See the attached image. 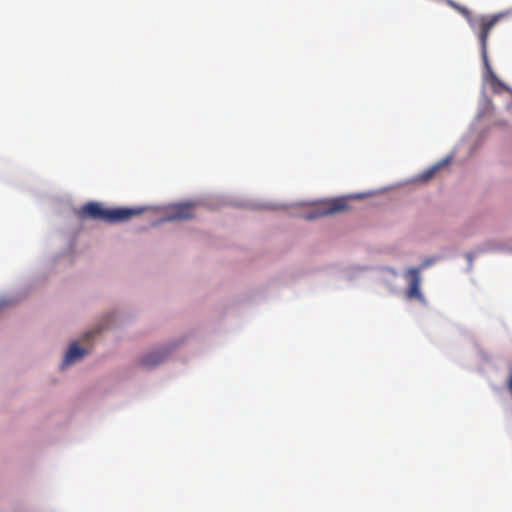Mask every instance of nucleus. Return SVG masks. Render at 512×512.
Wrapping results in <instances>:
<instances>
[{"label":"nucleus","instance_id":"nucleus-1","mask_svg":"<svg viewBox=\"0 0 512 512\" xmlns=\"http://www.w3.org/2000/svg\"><path fill=\"white\" fill-rule=\"evenodd\" d=\"M145 208H116L107 209L98 202H89L81 207L78 214L82 219H92L106 223L125 222L134 216L140 215Z\"/></svg>","mask_w":512,"mask_h":512},{"label":"nucleus","instance_id":"nucleus-8","mask_svg":"<svg viewBox=\"0 0 512 512\" xmlns=\"http://www.w3.org/2000/svg\"><path fill=\"white\" fill-rule=\"evenodd\" d=\"M449 160L448 159H445L443 160L442 162L432 166L431 168H429L428 170H426L423 175H422V178L427 181L429 179H431L435 173L437 171H439L441 169V167H443L444 165L448 164Z\"/></svg>","mask_w":512,"mask_h":512},{"label":"nucleus","instance_id":"nucleus-6","mask_svg":"<svg viewBox=\"0 0 512 512\" xmlns=\"http://www.w3.org/2000/svg\"><path fill=\"white\" fill-rule=\"evenodd\" d=\"M166 357L167 353L165 350L153 351L144 355L140 363L143 367L150 369L164 362Z\"/></svg>","mask_w":512,"mask_h":512},{"label":"nucleus","instance_id":"nucleus-2","mask_svg":"<svg viewBox=\"0 0 512 512\" xmlns=\"http://www.w3.org/2000/svg\"><path fill=\"white\" fill-rule=\"evenodd\" d=\"M449 4L459 11L469 22L471 28L477 32L478 39L481 45V56L484 62V65L490 69L488 55H487V44H488V36L491 29L497 24L500 19L499 15H491V16H480L478 18H472L470 11L455 2L449 1Z\"/></svg>","mask_w":512,"mask_h":512},{"label":"nucleus","instance_id":"nucleus-10","mask_svg":"<svg viewBox=\"0 0 512 512\" xmlns=\"http://www.w3.org/2000/svg\"><path fill=\"white\" fill-rule=\"evenodd\" d=\"M93 333H94L93 331L87 332L85 334V338H89L91 336V334H93Z\"/></svg>","mask_w":512,"mask_h":512},{"label":"nucleus","instance_id":"nucleus-3","mask_svg":"<svg viewBox=\"0 0 512 512\" xmlns=\"http://www.w3.org/2000/svg\"><path fill=\"white\" fill-rule=\"evenodd\" d=\"M433 263V260L427 259L423 262L422 266L419 268H409L406 271V277L409 280V288L406 291V296L408 299H417L420 301L424 300V297L420 290V272L422 268H425Z\"/></svg>","mask_w":512,"mask_h":512},{"label":"nucleus","instance_id":"nucleus-7","mask_svg":"<svg viewBox=\"0 0 512 512\" xmlns=\"http://www.w3.org/2000/svg\"><path fill=\"white\" fill-rule=\"evenodd\" d=\"M87 353L88 351L86 349L81 348L77 343H73L64 357L62 366L64 367L74 363Z\"/></svg>","mask_w":512,"mask_h":512},{"label":"nucleus","instance_id":"nucleus-5","mask_svg":"<svg viewBox=\"0 0 512 512\" xmlns=\"http://www.w3.org/2000/svg\"><path fill=\"white\" fill-rule=\"evenodd\" d=\"M194 217V205L192 203H179L170 207L166 220H186Z\"/></svg>","mask_w":512,"mask_h":512},{"label":"nucleus","instance_id":"nucleus-9","mask_svg":"<svg viewBox=\"0 0 512 512\" xmlns=\"http://www.w3.org/2000/svg\"><path fill=\"white\" fill-rule=\"evenodd\" d=\"M492 86H493L494 91H497V92H498V87L506 89L505 85L500 80H498V79H495L492 82Z\"/></svg>","mask_w":512,"mask_h":512},{"label":"nucleus","instance_id":"nucleus-4","mask_svg":"<svg viewBox=\"0 0 512 512\" xmlns=\"http://www.w3.org/2000/svg\"><path fill=\"white\" fill-rule=\"evenodd\" d=\"M347 209V201L343 198L333 199L322 203L319 207L313 211L304 215L307 220H313L320 217L333 215Z\"/></svg>","mask_w":512,"mask_h":512}]
</instances>
